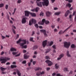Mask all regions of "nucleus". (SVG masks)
Wrapping results in <instances>:
<instances>
[{
  "instance_id": "nucleus-32",
  "label": "nucleus",
  "mask_w": 76,
  "mask_h": 76,
  "mask_svg": "<svg viewBox=\"0 0 76 76\" xmlns=\"http://www.w3.org/2000/svg\"><path fill=\"white\" fill-rule=\"evenodd\" d=\"M71 4H68L66 5V6H68L69 8H70L71 7Z\"/></svg>"
},
{
  "instance_id": "nucleus-64",
  "label": "nucleus",
  "mask_w": 76,
  "mask_h": 76,
  "mask_svg": "<svg viewBox=\"0 0 76 76\" xmlns=\"http://www.w3.org/2000/svg\"><path fill=\"white\" fill-rule=\"evenodd\" d=\"M75 22L76 21V15L75 16Z\"/></svg>"
},
{
  "instance_id": "nucleus-34",
  "label": "nucleus",
  "mask_w": 76,
  "mask_h": 76,
  "mask_svg": "<svg viewBox=\"0 0 76 76\" xmlns=\"http://www.w3.org/2000/svg\"><path fill=\"white\" fill-rule=\"evenodd\" d=\"M24 58L25 59H26V58H28V56L26 55V54H25L24 55Z\"/></svg>"
},
{
  "instance_id": "nucleus-26",
  "label": "nucleus",
  "mask_w": 76,
  "mask_h": 76,
  "mask_svg": "<svg viewBox=\"0 0 76 76\" xmlns=\"http://www.w3.org/2000/svg\"><path fill=\"white\" fill-rule=\"evenodd\" d=\"M17 66L16 65H11V67L12 69H13V68H16Z\"/></svg>"
},
{
  "instance_id": "nucleus-42",
  "label": "nucleus",
  "mask_w": 76,
  "mask_h": 76,
  "mask_svg": "<svg viewBox=\"0 0 76 76\" xmlns=\"http://www.w3.org/2000/svg\"><path fill=\"white\" fill-rule=\"evenodd\" d=\"M35 26L37 28H38V25L37 24H35Z\"/></svg>"
},
{
  "instance_id": "nucleus-28",
  "label": "nucleus",
  "mask_w": 76,
  "mask_h": 76,
  "mask_svg": "<svg viewBox=\"0 0 76 76\" xmlns=\"http://www.w3.org/2000/svg\"><path fill=\"white\" fill-rule=\"evenodd\" d=\"M55 66L56 69H58V67H59V66H58V64H55Z\"/></svg>"
},
{
  "instance_id": "nucleus-41",
  "label": "nucleus",
  "mask_w": 76,
  "mask_h": 76,
  "mask_svg": "<svg viewBox=\"0 0 76 76\" xmlns=\"http://www.w3.org/2000/svg\"><path fill=\"white\" fill-rule=\"evenodd\" d=\"M52 47L54 49H56V46L55 45H53Z\"/></svg>"
},
{
  "instance_id": "nucleus-58",
  "label": "nucleus",
  "mask_w": 76,
  "mask_h": 76,
  "mask_svg": "<svg viewBox=\"0 0 76 76\" xmlns=\"http://www.w3.org/2000/svg\"><path fill=\"white\" fill-rule=\"evenodd\" d=\"M4 52L2 51L1 52V55H3V54H4Z\"/></svg>"
},
{
  "instance_id": "nucleus-53",
  "label": "nucleus",
  "mask_w": 76,
  "mask_h": 76,
  "mask_svg": "<svg viewBox=\"0 0 76 76\" xmlns=\"http://www.w3.org/2000/svg\"><path fill=\"white\" fill-rule=\"evenodd\" d=\"M75 14H76V11H74L73 13V16H74V15H75Z\"/></svg>"
},
{
  "instance_id": "nucleus-62",
  "label": "nucleus",
  "mask_w": 76,
  "mask_h": 76,
  "mask_svg": "<svg viewBox=\"0 0 76 76\" xmlns=\"http://www.w3.org/2000/svg\"><path fill=\"white\" fill-rule=\"evenodd\" d=\"M58 9V8H57V7H55V8H54V10H57Z\"/></svg>"
},
{
  "instance_id": "nucleus-45",
  "label": "nucleus",
  "mask_w": 76,
  "mask_h": 76,
  "mask_svg": "<svg viewBox=\"0 0 76 76\" xmlns=\"http://www.w3.org/2000/svg\"><path fill=\"white\" fill-rule=\"evenodd\" d=\"M19 34H17V36L16 37V38L15 39H17L18 38H19Z\"/></svg>"
},
{
  "instance_id": "nucleus-48",
  "label": "nucleus",
  "mask_w": 76,
  "mask_h": 76,
  "mask_svg": "<svg viewBox=\"0 0 76 76\" xmlns=\"http://www.w3.org/2000/svg\"><path fill=\"white\" fill-rule=\"evenodd\" d=\"M18 3H21V0H18Z\"/></svg>"
},
{
  "instance_id": "nucleus-18",
  "label": "nucleus",
  "mask_w": 76,
  "mask_h": 76,
  "mask_svg": "<svg viewBox=\"0 0 76 76\" xmlns=\"http://www.w3.org/2000/svg\"><path fill=\"white\" fill-rule=\"evenodd\" d=\"M46 14L47 16H48V17H49V16H51V13L49 11H47L46 12Z\"/></svg>"
},
{
  "instance_id": "nucleus-23",
  "label": "nucleus",
  "mask_w": 76,
  "mask_h": 76,
  "mask_svg": "<svg viewBox=\"0 0 76 76\" xmlns=\"http://www.w3.org/2000/svg\"><path fill=\"white\" fill-rule=\"evenodd\" d=\"M66 55L67 57H71V56L70 54H69V51H67Z\"/></svg>"
},
{
  "instance_id": "nucleus-36",
  "label": "nucleus",
  "mask_w": 76,
  "mask_h": 76,
  "mask_svg": "<svg viewBox=\"0 0 76 76\" xmlns=\"http://www.w3.org/2000/svg\"><path fill=\"white\" fill-rule=\"evenodd\" d=\"M12 31L13 32L14 34H16V31H15V30L13 28L12 29Z\"/></svg>"
},
{
  "instance_id": "nucleus-1",
  "label": "nucleus",
  "mask_w": 76,
  "mask_h": 76,
  "mask_svg": "<svg viewBox=\"0 0 76 76\" xmlns=\"http://www.w3.org/2000/svg\"><path fill=\"white\" fill-rule=\"evenodd\" d=\"M10 58H9L5 57L3 59L0 58V61H1V64H3V63L4 64L6 63V61H7V60H10Z\"/></svg>"
},
{
  "instance_id": "nucleus-52",
  "label": "nucleus",
  "mask_w": 76,
  "mask_h": 76,
  "mask_svg": "<svg viewBox=\"0 0 76 76\" xmlns=\"http://www.w3.org/2000/svg\"><path fill=\"white\" fill-rule=\"evenodd\" d=\"M10 64V62H8L6 64V65H9V64Z\"/></svg>"
},
{
  "instance_id": "nucleus-22",
  "label": "nucleus",
  "mask_w": 76,
  "mask_h": 76,
  "mask_svg": "<svg viewBox=\"0 0 76 76\" xmlns=\"http://www.w3.org/2000/svg\"><path fill=\"white\" fill-rule=\"evenodd\" d=\"M10 51H16V49L14 48H10Z\"/></svg>"
},
{
  "instance_id": "nucleus-60",
  "label": "nucleus",
  "mask_w": 76,
  "mask_h": 76,
  "mask_svg": "<svg viewBox=\"0 0 76 76\" xmlns=\"http://www.w3.org/2000/svg\"><path fill=\"white\" fill-rule=\"evenodd\" d=\"M57 76H63L60 75V74H57Z\"/></svg>"
},
{
  "instance_id": "nucleus-4",
  "label": "nucleus",
  "mask_w": 76,
  "mask_h": 76,
  "mask_svg": "<svg viewBox=\"0 0 76 76\" xmlns=\"http://www.w3.org/2000/svg\"><path fill=\"white\" fill-rule=\"evenodd\" d=\"M44 2H42V5L43 6H48L49 4V1L48 0H43Z\"/></svg>"
},
{
  "instance_id": "nucleus-37",
  "label": "nucleus",
  "mask_w": 76,
  "mask_h": 76,
  "mask_svg": "<svg viewBox=\"0 0 76 76\" xmlns=\"http://www.w3.org/2000/svg\"><path fill=\"white\" fill-rule=\"evenodd\" d=\"M40 16H44V13L42 12H41L40 14Z\"/></svg>"
},
{
  "instance_id": "nucleus-8",
  "label": "nucleus",
  "mask_w": 76,
  "mask_h": 76,
  "mask_svg": "<svg viewBox=\"0 0 76 76\" xmlns=\"http://www.w3.org/2000/svg\"><path fill=\"white\" fill-rule=\"evenodd\" d=\"M45 62L48 64V66H51L53 65V62L49 60H47L45 61Z\"/></svg>"
},
{
  "instance_id": "nucleus-13",
  "label": "nucleus",
  "mask_w": 76,
  "mask_h": 76,
  "mask_svg": "<svg viewBox=\"0 0 76 76\" xmlns=\"http://www.w3.org/2000/svg\"><path fill=\"white\" fill-rule=\"evenodd\" d=\"M41 32H43L45 37H47V34H46V31L45 30H40Z\"/></svg>"
},
{
  "instance_id": "nucleus-61",
  "label": "nucleus",
  "mask_w": 76,
  "mask_h": 76,
  "mask_svg": "<svg viewBox=\"0 0 76 76\" xmlns=\"http://www.w3.org/2000/svg\"><path fill=\"white\" fill-rule=\"evenodd\" d=\"M73 32H76V30L75 29L73 30Z\"/></svg>"
},
{
  "instance_id": "nucleus-15",
  "label": "nucleus",
  "mask_w": 76,
  "mask_h": 76,
  "mask_svg": "<svg viewBox=\"0 0 76 76\" xmlns=\"http://www.w3.org/2000/svg\"><path fill=\"white\" fill-rule=\"evenodd\" d=\"M47 40H45V41H43L42 43V45L43 47H45L46 45H47Z\"/></svg>"
},
{
  "instance_id": "nucleus-31",
  "label": "nucleus",
  "mask_w": 76,
  "mask_h": 76,
  "mask_svg": "<svg viewBox=\"0 0 76 76\" xmlns=\"http://www.w3.org/2000/svg\"><path fill=\"white\" fill-rule=\"evenodd\" d=\"M64 71H66V72H68L69 70H68V68H64Z\"/></svg>"
},
{
  "instance_id": "nucleus-25",
  "label": "nucleus",
  "mask_w": 76,
  "mask_h": 76,
  "mask_svg": "<svg viewBox=\"0 0 76 76\" xmlns=\"http://www.w3.org/2000/svg\"><path fill=\"white\" fill-rule=\"evenodd\" d=\"M38 48V46L37 45H36L33 47V49L36 50V49H37Z\"/></svg>"
},
{
  "instance_id": "nucleus-38",
  "label": "nucleus",
  "mask_w": 76,
  "mask_h": 76,
  "mask_svg": "<svg viewBox=\"0 0 76 76\" xmlns=\"http://www.w3.org/2000/svg\"><path fill=\"white\" fill-rule=\"evenodd\" d=\"M45 58H46V59H50V56H46L45 57Z\"/></svg>"
},
{
  "instance_id": "nucleus-7",
  "label": "nucleus",
  "mask_w": 76,
  "mask_h": 76,
  "mask_svg": "<svg viewBox=\"0 0 76 76\" xmlns=\"http://www.w3.org/2000/svg\"><path fill=\"white\" fill-rule=\"evenodd\" d=\"M33 23H34V24L36 23V20L34 19H32L31 20H30L29 22V25H30V26H31V25H32V24Z\"/></svg>"
},
{
  "instance_id": "nucleus-19",
  "label": "nucleus",
  "mask_w": 76,
  "mask_h": 76,
  "mask_svg": "<svg viewBox=\"0 0 76 76\" xmlns=\"http://www.w3.org/2000/svg\"><path fill=\"white\" fill-rule=\"evenodd\" d=\"M69 13H70V11L69 10H67L65 14V17H67Z\"/></svg>"
},
{
  "instance_id": "nucleus-35",
  "label": "nucleus",
  "mask_w": 76,
  "mask_h": 76,
  "mask_svg": "<svg viewBox=\"0 0 76 76\" xmlns=\"http://www.w3.org/2000/svg\"><path fill=\"white\" fill-rule=\"evenodd\" d=\"M50 51V49H47V50L45 52V53L46 54H47V53H48V52H49Z\"/></svg>"
},
{
  "instance_id": "nucleus-47",
  "label": "nucleus",
  "mask_w": 76,
  "mask_h": 76,
  "mask_svg": "<svg viewBox=\"0 0 76 76\" xmlns=\"http://www.w3.org/2000/svg\"><path fill=\"white\" fill-rule=\"evenodd\" d=\"M20 53H19V54H18L17 55H15L16 57H18L19 56H20Z\"/></svg>"
},
{
  "instance_id": "nucleus-57",
  "label": "nucleus",
  "mask_w": 76,
  "mask_h": 76,
  "mask_svg": "<svg viewBox=\"0 0 76 76\" xmlns=\"http://www.w3.org/2000/svg\"><path fill=\"white\" fill-rule=\"evenodd\" d=\"M56 75V73H53L52 74V76H54Z\"/></svg>"
},
{
  "instance_id": "nucleus-29",
  "label": "nucleus",
  "mask_w": 76,
  "mask_h": 76,
  "mask_svg": "<svg viewBox=\"0 0 76 76\" xmlns=\"http://www.w3.org/2000/svg\"><path fill=\"white\" fill-rule=\"evenodd\" d=\"M61 13V12H56L55 13V15H59Z\"/></svg>"
},
{
  "instance_id": "nucleus-14",
  "label": "nucleus",
  "mask_w": 76,
  "mask_h": 76,
  "mask_svg": "<svg viewBox=\"0 0 76 76\" xmlns=\"http://www.w3.org/2000/svg\"><path fill=\"white\" fill-rule=\"evenodd\" d=\"M45 73V72L44 71H42L41 72H39L37 73V76H39L40 75H44Z\"/></svg>"
},
{
  "instance_id": "nucleus-44",
  "label": "nucleus",
  "mask_w": 76,
  "mask_h": 76,
  "mask_svg": "<svg viewBox=\"0 0 76 76\" xmlns=\"http://www.w3.org/2000/svg\"><path fill=\"white\" fill-rule=\"evenodd\" d=\"M68 2L69 3H72L73 2V0H69Z\"/></svg>"
},
{
  "instance_id": "nucleus-40",
  "label": "nucleus",
  "mask_w": 76,
  "mask_h": 76,
  "mask_svg": "<svg viewBox=\"0 0 76 76\" xmlns=\"http://www.w3.org/2000/svg\"><path fill=\"white\" fill-rule=\"evenodd\" d=\"M8 7H9V6H8V5H6L5 6V9L7 10L8 9Z\"/></svg>"
},
{
  "instance_id": "nucleus-16",
  "label": "nucleus",
  "mask_w": 76,
  "mask_h": 76,
  "mask_svg": "<svg viewBox=\"0 0 76 76\" xmlns=\"http://www.w3.org/2000/svg\"><path fill=\"white\" fill-rule=\"evenodd\" d=\"M0 69L1 70V72H2V74H5V73H6L4 72H3L5 70H6L7 69L6 68H3V67H1L0 68Z\"/></svg>"
},
{
  "instance_id": "nucleus-43",
  "label": "nucleus",
  "mask_w": 76,
  "mask_h": 76,
  "mask_svg": "<svg viewBox=\"0 0 76 76\" xmlns=\"http://www.w3.org/2000/svg\"><path fill=\"white\" fill-rule=\"evenodd\" d=\"M16 10V9L15 8L14 9V12L13 13H12V15H14V14H15V12Z\"/></svg>"
},
{
  "instance_id": "nucleus-20",
  "label": "nucleus",
  "mask_w": 76,
  "mask_h": 76,
  "mask_svg": "<svg viewBox=\"0 0 76 76\" xmlns=\"http://www.w3.org/2000/svg\"><path fill=\"white\" fill-rule=\"evenodd\" d=\"M42 69L40 67H37L35 69V71H37V70H41Z\"/></svg>"
},
{
  "instance_id": "nucleus-56",
  "label": "nucleus",
  "mask_w": 76,
  "mask_h": 76,
  "mask_svg": "<svg viewBox=\"0 0 76 76\" xmlns=\"http://www.w3.org/2000/svg\"><path fill=\"white\" fill-rule=\"evenodd\" d=\"M31 62H29L28 63V66H31Z\"/></svg>"
},
{
  "instance_id": "nucleus-27",
  "label": "nucleus",
  "mask_w": 76,
  "mask_h": 76,
  "mask_svg": "<svg viewBox=\"0 0 76 76\" xmlns=\"http://www.w3.org/2000/svg\"><path fill=\"white\" fill-rule=\"evenodd\" d=\"M71 47L72 48H75L76 47V46H75V45H74V44H72L71 45Z\"/></svg>"
},
{
  "instance_id": "nucleus-51",
  "label": "nucleus",
  "mask_w": 76,
  "mask_h": 76,
  "mask_svg": "<svg viewBox=\"0 0 76 76\" xmlns=\"http://www.w3.org/2000/svg\"><path fill=\"white\" fill-rule=\"evenodd\" d=\"M48 71V70H50V68H47V69H46Z\"/></svg>"
},
{
  "instance_id": "nucleus-10",
  "label": "nucleus",
  "mask_w": 76,
  "mask_h": 76,
  "mask_svg": "<svg viewBox=\"0 0 76 76\" xmlns=\"http://www.w3.org/2000/svg\"><path fill=\"white\" fill-rule=\"evenodd\" d=\"M27 18H23L22 20V23L23 24L25 23L26 22V19H27Z\"/></svg>"
},
{
  "instance_id": "nucleus-9",
  "label": "nucleus",
  "mask_w": 76,
  "mask_h": 76,
  "mask_svg": "<svg viewBox=\"0 0 76 76\" xmlns=\"http://www.w3.org/2000/svg\"><path fill=\"white\" fill-rule=\"evenodd\" d=\"M37 1L36 3H37V6H39V7H42V2H41L39 1H41V0H37Z\"/></svg>"
},
{
  "instance_id": "nucleus-17",
  "label": "nucleus",
  "mask_w": 76,
  "mask_h": 76,
  "mask_svg": "<svg viewBox=\"0 0 76 76\" xmlns=\"http://www.w3.org/2000/svg\"><path fill=\"white\" fill-rule=\"evenodd\" d=\"M39 9H40L39 7H37L35 9H34L33 10H32L31 11H32V12H35V11H36V12H38V10H39Z\"/></svg>"
},
{
  "instance_id": "nucleus-55",
  "label": "nucleus",
  "mask_w": 76,
  "mask_h": 76,
  "mask_svg": "<svg viewBox=\"0 0 76 76\" xmlns=\"http://www.w3.org/2000/svg\"><path fill=\"white\" fill-rule=\"evenodd\" d=\"M55 0H51L52 3H54V2L55 1Z\"/></svg>"
},
{
  "instance_id": "nucleus-12",
  "label": "nucleus",
  "mask_w": 76,
  "mask_h": 76,
  "mask_svg": "<svg viewBox=\"0 0 76 76\" xmlns=\"http://www.w3.org/2000/svg\"><path fill=\"white\" fill-rule=\"evenodd\" d=\"M25 16L27 17H28V16H29V14H31V13L30 12L27 11H25Z\"/></svg>"
},
{
  "instance_id": "nucleus-5",
  "label": "nucleus",
  "mask_w": 76,
  "mask_h": 76,
  "mask_svg": "<svg viewBox=\"0 0 76 76\" xmlns=\"http://www.w3.org/2000/svg\"><path fill=\"white\" fill-rule=\"evenodd\" d=\"M70 45V42H65L64 43V47L65 48H69Z\"/></svg>"
},
{
  "instance_id": "nucleus-3",
  "label": "nucleus",
  "mask_w": 76,
  "mask_h": 76,
  "mask_svg": "<svg viewBox=\"0 0 76 76\" xmlns=\"http://www.w3.org/2000/svg\"><path fill=\"white\" fill-rule=\"evenodd\" d=\"M44 22H45L46 24H48L50 23V22L48 21L45 20V19H43L42 20V22H39L38 23V24L39 25H44Z\"/></svg>"
},
{
  "instance_id": "nucleus-33",
  "label": "nucleus",
  "mask_w": 76,
  "mask_h": 76,
  "mask_svg": "<svg viewBox=\"0 0 76 76\" xmlns=\"http://www.w3.org/2000/svg\"><path fill=\"white\" fill-rule=\"evenodd\" d=\"M4 6V4L3 3L0 4V8L1 7H3Z\"/></svg>"
},
{
  "instance_id": "nucleus-50",
  "label": "nucleus",
  "mask_w": 76,
  "mask_h": 76,
  "mask_svg": "<svg viewBox=\"0 0 76 76\" xmlns=\"http://www.w3.org/2000/svg\"><path fill=\"white\" fill-rule=\"evenodd\" d=\"M16 54H17V53H16V52H13L12 53V54L13 55H16Z\"/></svg>"
},
{
  "instance_id": "nucleus-63",
  "label": "nucleus",
  "mask_w": 76,
  "mask_h": 76,
  "mask_svg": "<svg viewBox=\"0 0 76 76\" xmlns=\"http://www.w3.org/2000/svg\"><path fill=\"white\" fill-rule=\"evenodd\" d=\"M54 32H57V29H55L54 30Z\"/></svg>"
},
{
  "instance_id": "nucleus-46",
  "label": "nucleus",
  "mask_w": 76,
  "mask_h": 76,
  "mask_svg": "<svg viewBox=\"0 0 76 76\" xmlns=\"http://www.w3.org/2000/svg\"><path fill=\"white\" fill-rule=\"evenodd\" d=\"M26 63V61H24L22 63L23 64H25Z\"/></svg>"
},
{
  "instance_id": "nucleus-21",
  "label": "nucleus",
  "mask_w": 76,
  "mask_h": 76,
  "mask_svg": "<svg viewBox=\"0 0 76 76\" xmlns=\"http://www.w3.org/2000/svg\"><path fill=\"white\" fill-rule=\"evenodd\" d=\"M23 40H22L21 39H19L18 41L17 42V44H19L20 42L21 41H23Z\"/></svg>"
},
{
  "instance_id": "nucleus-39",
  "label": "nucleus",
  "mask_w": 76,
  "mask_h": 76,
  "mask_svg": "<svg viewBox=\"0 0 76 76\" xmlns=\"http://www.w3.org/2000/svg\"><path fill=\"white\" fill-rule=\"evenodd\" d=\"M34 39V38L31 37L30 39V41H33V39Z\"/></svg>"
},
{
  "instance_id": "nucleus-30",
  "label": "nucleus",
  "mask_w": 76,
  "mask_h": 76,
  "mask_svg": "<svg viewBox=\"0 0 76 76\" xmlns=\"http://www.w3.org/2000/svg\"><path fill=\"white\" fill-rule=\"evenodd\" d=\"M54 42L53 41H51L49 43V46H51L53 44Z\"/></svg>"
},
{
  "instance_id": "nucleus-6",
  "label": "nucleus",
  "mask_w": 76,
  "mask_h": 76,
  "mask_svg": "<svg viewBox=\"0 0 76 76\" xmlns=\"http://www.w3.org/2000/svg\"><path fill=\"white\" fill-rule=\"evenodd\" d=\"M72 26V25H71L69 27L66 29L63 32L62 30H61L59 32V34H64V33H65V32H66V31L67 30H68V29H69V28H70V27H71Z\"/></svg>"
},
{
  "instance_id": "nucleus-54",
  "label": "nucleus",
  "mask_w": 76,
  "mask_h": 76,
  "mask_svg": "<svg viewBox=\"0 0 76 76\" xmlns=\"http://www.w3.org/2000/svg\"><path fill=\"white\" fill-rule=\"evenodd\" d=\"M73 71H71L69 72V74H72V73H73Z\"/></svg>"
},
{
  "instance_id": "nucleus-24",
  "label": "nucleus",
  "mask_w": 76,
  "mask_h": 76,
  "mask_svg": "<svg viewBox=\"0 0 76 76\" xmlns=\"http://www.w3.org/2000/svg\"><path fill=\"white\" fill-rule=\"evenodd\" d=\"M30 14L33 17H35L36 16V14L35 13H30Z\"/></svg>"
},
{
  "instance_id": "nucleus-49",
  "label": "nucleus",
  "mask_w": 76,
  "mask_h": 76,
  "mask_svg": "<svg viewBox=\"0 0 76 76\" xmlns=\"http://www.w3.org/2000/svg\"><path fill=\"white\" fill-rule=\"evenodd\" d=\"M32 32V36L34 35V34H35V31H33Z\"/></svg>"
},
{
  "instance_id": "nucleus-59",
  "label": "nucleus",
  "mask_w": 76,
  "mask_h": 76,
  "mask_svg": "<svg viewBox=\"0 0 76 76\" xmlns=\"http://www.w3.org/2000/svg\"><path fill=\"white\" fill-rule=\"evenodd\" d=\"M23 52L24 53H25L26 52V50H23Z\"/></svg>"
},
{
  "instance_id": "nucleus-11",
  "label": "nucleus",
  "mask_w": 76,
  "mask_h": 76,
  "mask_svg": "<svg viewBox=\"0 0 76 76\" xmlns=\"http://www.w3.org/2000/svg\"><path fill=\"white\" fill-rule=\"evenodd\" d=\"M64 55L63 53H62L59 55V57L58 58L57 60H61L62 57H64Z\"/></svg>"
},
{
  "instance_id": "nucleus-2",
  "label": "nucleus",
  "mask_w": 76,
  "mask_h": 76,
  "mask_svg": "<svg viewBox=\"0 0 76 76\" xmlns=\"http://www.w3.org/2000/svg\"><path fill=\"white\" fill-rule=\"evenodd\" d=\"M23 43H20V47H22V48H27V45H25L24 46L25 44H26V40H23Z\"/></svg>"
}]
</instances>
